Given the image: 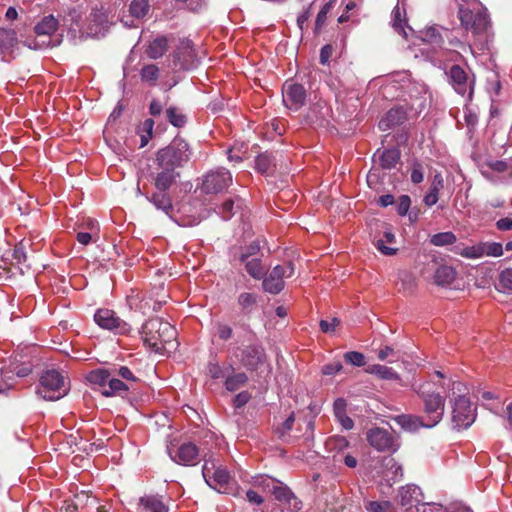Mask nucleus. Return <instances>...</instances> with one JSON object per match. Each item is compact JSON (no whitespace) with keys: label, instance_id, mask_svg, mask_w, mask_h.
<instances>
[{"label":"nucleus","instance_id":"obj_1","mask_svg":"<svg viewBox=\"0 0 512 512\" xmlns=\"http://www.w3.org/2000/svg\"><path fill=\"white\" fill-rule=\"evenodd\" d=\"M458 19L461 26L473 35V42L469 45V50L472 54L484 53L490 49L493 41V32L486 8L476 2L466 6L460 5Z\"/></svg>","mask_w":512,"mask_h":512},{"label":"nucleus","instance_id":"obj_2","mask_svg":"<svg viewBox=\"0 0 512 512\" xmlns=\"http://www.w3.org/2000/svg\"><path fill=\"white\" fill-rule=\"evenodd\" d=\"M176 335V329L169 322L158 317L146 321L141 330L144 344L155 352L166 349V345L172 343Z\"/></svg>","mask_w":512,"mask_h":512},{"label":"nucleus","instance_id":"obj_3","mask_svg":"<svg viewBox=\"0 0 512 512\" xmlns=\"http://www.w3.org/2000/svg\"><path fill=\"white\" fill-rule=\"evenodd\" d=\"M202 475L205 482L219 493L235 495L238 491V485L229 471L213 457L204 460Z\"/></svg>","mask_w":512,"mask_h":512},{"label":"nucleus","instance_id":"obj_4","mask_svg":"<svg viewBox=\"0 0 512 512\" xmlns=\"http://www.w3.org/2000/svg\"><path fill=\"white\" fill-rule=\"evenodd\" d=\"M69 392V382L57 370L51 369L43 373L37 388V394L48 401L59 400Z\"/></svg>","mask_w":512,"mask_h":512},{"label":"nucleus","instance_id":"obj_5","mask_svg":"<svg viewBox=\"0 0 512 512\" xmlns=\"http://www.w3.org/2000/svg\"><path fill=\"white\" fill-rule=\"evenodd\" d=\"M190 148L183 139H174L167 147L160 149L156 155L158 167L176 170L190 159Z\"/></svg>","mask_w":512,"mask_h":512},{"label":"nucleus","instance_id":"obj_6","mask_svg":"<svg viewBox=\"0 0 512 512\" xmlns=\"http://www.w3.org/2000/svg\"><path fill=\"white\" fill-rule=\"evenodd\" d=\"M233 354L248 371H256L267 362L265 349L258 342L237 347Z\"/></svg>","mask_w":512,"mask_h":512},{"label":"nucleus","instance_id":"obj_7","mask_svg":"<svg viewBox=\"0 0 512 512\" xmlns=\"http://www.w3.org/2000/svg\"><path fill=\"white\" fill-rule=\"evenodd\" d=\"M423 401L422 418L425 420L426 428L435 427L443 418L445 410V398L439 393H422Z\"/></svg>","mask_w":512,"mask_h":512},{"label":"nucleus","instance_id":"obj_8","mask_svg":"<svg viewBox=\"0 0 512 512\" xmlns=\"http://www.w3.org/2000/svg\"><path fill=\"white\" fill-rule=\"evenodd\" d=\"M366 439L370 446L379 452L395 453L400 447L399 437L380 427L369 429Z\"/></svg>","mask_w":512,"mask_h":512},{"label":"nucleus","instance_id":"obj_9","mask_svg":"<svg viewBox=\"0 0 512 512\" xmlns=\"http://www.w3.org/2000/svg\"><path fill=\"white\" fill-rule=\"evenodd\" d=\"M476 418L475 408L468 398L459 396L455 399L452 411V423L458 430L466 429L473 424Z\"/></svg>","mask_w":512,"mask_h":512},{"label":"nucleus","instance_id":"obj_10","mask_svg":"<svg viewBox=\"0 0 512 512\" xmlns=\"http://www.w3.org/2000/svg\"><path fill=\"white\" fill-rule=\"evenodd\" d=\"M294 274V266L291 262L286 265H276L263 279V289L270 294H278L284 289V278Z\"/></svg>","mask_w":512,"mask_h":512},{"label":"nucleus","instance_id":"obj_11","mask_svg":"<svg viewBox=\"0 0 512 512\" xmlns=\"http://www.w3.org/2000/svg\"><path fill=\"white\" fill-rule=\"evenodd\" d=\"M94 320L101 328L114 333L127 334L130 332L129 324L119 318L113 310L98 309L94 315Z\"/></svg>","mask_w":512,"mask_h":512},{"label":"nucleus","instance_id":"obj_12","mask_svg":"<svg viewBox=\"0 0 512 512\" xmlns=\"http://www.w3.org/2000/svg\"><path fill=\"white\" fill-rule=\"evenodd\" d=\"M232 183V175L225 168L211 170L204 176L202 189L205 193H219L228 188Z\"/></svg>","mask_w":512,"mask_h":512},{"label":"nucleus","instance_id":"obj_13","mask_svg":"<svg viewBox=\"0 0 512 512\" xmlns=\"http://www.w3.org/2000/svg\"><path fill=\"white\" fill-rule=\"evenodd\" d=\"M170 458L183 466H195L200 462L199 448L192 442H184L176 448H169Z\"/></svg>","mask_w":512,"mask_h":512},{"label":"nucleus","instance_id":"obj_14","mask_svg":"<svg viewBox=\"0 0 512 512\" xmlns=\"http://www.w3.org/2000/svg\"><path fill=\"white\" fill-rule=\"evenodd\" d=\"M283 103L292 111H298L306 102V90L301 84L286 81L283 85Z\"/></svg>","mask_w":512,"mask_h":512},{"label":"nucleus","instance_id":"obj_15","mask_svg":"<svg viewBox=\"0 0 512 512\" xmlns=\"http://www.w3.org/2000/svg\"><path fill=\"white\" fill-rule=\"evenodd\" d=\"M448 77L450 84L453 86L454 90L464 96L468 95V97L472 96L473 88L472 83L468 78L466 71L459 65H453L448 72Z\"/></svg>","mask_w":512,"mask_h":512},{"label":"nucleus","instance_id":"obj_16","mask_svg":"<svg viewBox=\"0 0 512 512\" xmlns=\"http://www.w3.org/2000/svg\"><path fill=\"white\" fill-rule=\"evenodd\" d=\"M421 491L416 485H406L399 490V503L407 511L416 508L420 512Z\"/></svg>","mask_w":512,"mask_h":512},{"label":"nucleus","instance_id":"obj_17","mask_svg":"<svg viewBox=\"0 0 512 512\" xmlns=\"http://www.w3.org/2000/svg\"><path fill=\"white\" fill-rule=\"evenodd\" d=\"M138 512H169V508L162 496L145 495L139 499Z\"/></svg>","mask_w":512,"mask_h":512},{"label":"nucleus","instance_id":"obj_18","mask_svg":"<svg viewBox=\"0 0 512 512\" xmlns=\"http://www.w3.org/2000/svg\"><path fill=\"white\" fill-rule=\"evenodd\" d=\"M407 119V110L402 106L391 108L380 120L379 128L386 131L393 126L402 124Z\"/></svg>","mask_w":512,"mask_h":512},{"label":"nucleus","instance_id":"obj_19","mask_svg":"<svg viewBox=\"0 0 512 512\" xmlns=\"http://www.w3.org/2000/svg\"><path fill=\"white\" fill-rule=\"evenodd\" d=\"M393 420L405 431L416 432L420 428H426V422L422 416L413 414H401L393 418Z\"/></svg>","mask_w":512,"mask_h":512},{"label":"nucleus","instance_id":"obj_20","mask_svg":"<svg viewBox=\"0 0 512 512\" xmlns=\"http://www.w3.org/2000/svg\"><path fill=\"white\" fill-rule=\"evenodd\" d=\"M88 21V35L93 37H101L105 35V32L107 31V21L103 13L99 11L90 13Z\"/></svg>","mask_w":512,"mask_h":512},{"label":"nucleus","instance_id":"obj_21","mask_svg":"<svg viewBox=\"0 0 512 512\" xmlns=\"http://www.w3.org/2000/svg\"><path fill=\"white\" fill-rule=\"evenodd\" d=\"M161 169L160 172L157 173L155 177V187L161 191L164 192L168 190L176 181V179L179 177V173L168 167H159Z\"/></svg>","mask_w":512,"mask_h":512},{"label":"nucleus","instance_id":"obj_22","mask_svg":"<svg viewBox=\"0 0 512 512\" xmlns=\"http://www.w3.org/2000/svg\"><path fill=\"white\" fill-rule=\"evenodd\" d=\"M347 403L343 398H337L333 404V412L337 419V421L341 424V426L350 430L354 426L353 420L346 413Z\"/></svg>","mask_w":512,"mask_h":512},{"label":"nucleus","instance_id":"obj_23","mask_svg":"<svg viewBox=\"0 0 512 512\" xmlns=\"http://www.w3.org/2000/svg\"><path fill=\"white\" fill-rule=\"evenodd\" d=\"M272 493L278 501L291 505L293 510L301 509V502L287 486H275Z\"/></svg>","mask_w":512,"mask_h":512},{"label":"nucleus","instance_id":"obj_24","mask_svg":"<svg viewBox=\"0 0 512 512\" xmlns=\"http://www.w3.org/2000/svg\"><path fill=\"white\" fill-rule=\"evenodd\" d=\"M444 187V180L441 174L434 175L429 191L424 196L423 202L426 206H433L438 202L439 192Z\"/></svg>","mask_w":512,"mask_h":512},{"label":"nucleus","instance_id":"obj_25","mask_svg":"<svg viewBox=\"0 0 512 512\" xmlns=\"http://www.w3.org/2000/svg\"><path fill=\"white\" fill-rule=\"evenodd\" d=\"M58 28V20L53 15L43 17L34 27L37 36H52Z\"/></svg>","mask_w":512,"mask_h":512},{"label":"nucleus","instance_id":"obj_26","mask_svg":"<svg viewBox=\"0 0 512 512\" xmlns=\"http://www.w3.org/2000/svg\"><path fill=\"white\" fill-rule=\"evenodd\" d=\"M168 48V38L166 36H158L150 42L146 50V54L151 59L162 57Z\"/></svg>","mask_w":512,"mask_h":512},{"label":"nucleus","instance_id":"obj_27","mask_svg":"<svg viewBox=\"0 0 512 512\" xmlns=\"http://www.w3.org/2000/svg\"><path fill=\"white\" fill-rule=\"evenodd\" d=\"M383 465L385 467L384 477H386L387 481L397 482L401 480L403 476L402 466L394 458H384Z\"/></svg>","mask_w":512,"mask_h":512},{"label":"nucleus","instance_id":"obj_28","mask_svg":"<svg viewBox=\"0 0 512 512\" xmlns=\"http://www.w3.org/2000/svg\"><path fill=\"white\" fill-rule=\"evenodd\" d=\"M392 27L396 32L407 37L406 28H409L406 21V11L399 5H396L392 11Z\"/></svg>","mask_w":512,"mask_h":512},{"label":"nucleus","instance_id":"obj_29","mask_svg":"<svg viewBox=\"0 0 512 512\" xmlns=\"http://www.w3.org/2000/svg\"><path fill=\"white\" fill-rule=\"evenodd\" d=\"M453 252L467 259H478L484 256L482 242L472 246H465L464 244L456 245Z\"/></svg>","mask_w":512,"mask_h":512},{"label":"nucleus","instance_id":"obj_30","mask_svg":"<svg viewBox=\"0 0 512 512\" xmlns=\"http://www.w3.org/2000/svg\"><path fill=\"white\" fill-rule=\"evenodd\" d=\"M147 199L153 203V205L159 209L165 212V214L170 215V213L173 210L172 202L170 197L163 193V192H157L153 193L151 197H147Z\"/></svg>","mask_w":512,"mask_h":512},{"label":"nucleus","instance_id":"obj_31","mask_svg":"<svg viewBox=\"0 0 512 512\" xmlns=\"http://www.w3.org/2000/svg\"><path fill=\"white\" fill-rule=\"evenodd\" d=\"M455 279V270L446 265L438 267L434 274V282L437 285H450Z\"/></svg>","mask_w":512,"mask_h":512},{"label":"nucleus","instance_id":"obj_32","mask_svg":"<svg viewBox=\"0 0 512 512\" xmlns=\"http://www.w3.org/2000/svg\"><path fill=\"white\" fill-rule=\"evenodd\" d=\"M367 372L383 380H400L399 374L393 368L380 364L369 366Z\"/></svg>","mask_w":512,"mask_h":512},{"label":"nucleus","instance_id":"obj_33","mask_svg":"<svg viewBox=\"0 0 512 512\" xmlns=\"http://www.w3.org/2000/svg\"><path fill=\"white\" fill-rule=\"evenodd\" d=\"M110 376H113L112 369L99 368L88 373L87 380L94 385L105 387L108 385Z\"/></svg>","mask_w":512,"mask_h":512},{"label":"nucleus","instance_id":"obj_34","mask_svg":"<svg viewBox=\"0 0 512 512\" xmlns=\"http://www.w3.org/2000/svg\"><path fill=\"white\" fill-rule=\"evenodd\" d=\"M400 159V153L397 149H385L379 155V163L383 169L393 168Z\"/></svg>","mask_w":512,"mask_h":512},{"label":"nucleus","instance_id":"obj_35","mask_svg":"<svg viewBox=\"0 0 512 512\" xmlns=\"http://www.w3.org/2000/svg\"><path fill=\"white\" fill-rule=\"evenodd\" d=\"M247 381V375L244 372H238L233 373L231 375L227 374L224 385L228 391L234 392L238 390L240 387L244 386L247 383Z\"/></svg>","mask_w":512,"mask_h":512},{"label":"nucleus","instance_id":"obj_36","mask_svg":"<svg viewBox=\"0 0 512 512\" xmlns=\"http://www.w3.org/2000/svg\"><path fill=\"white\" fill-rule=\"evenodd\" d=\"M129 387L123 381L115 378V376H110V380L108 382V388L102 391V394L106 397H111L116 394H121L127 392Z\"/></svg>","mask_w":512,"mask_h":512},{"label":"nucleus","instance_id":"obj_37","mask_svg":"<svg viewBox=\"0 0 512 512\" xmlns=\"http://www.w3.org/2000/svg\"><path fill=\"white\" fill-rule=\"evenodd\" d=\"M168 121L175 127L181 128L187 122L186 115L177 107H169L166 110Z\"/></svg>","mask_w":512,"mask_h":512},{"label":"nucleus","instance_id":"obj_38","mask_svg":"<svg viewBox=\"0 0 512 512\" xmlns=\"http://www.w3.org/2000/svg\"><path fill=\"white\" fill-rule=\"evenodd\" d=\"M335 5V0H329L327 3H325L320 11L317 14L316 20H315V33H319L321 29L325 26L327 16L330 13V11L333 9Z\"/></svg>","mask_w":512,"mask_h":512},{"label":"nucleus","instance_id":"obj_39","mask_svg":"<svg viewBox=\"0 0 512 512\" xmlns=\"http://www.w3.org/2000/svg\"><path fill=\"white\" fill-rule=\"evenodd\" d=\"M154 121L152 119H146L139 127L138 134L141 139L140 147H145L153 135Z\"/></svg>","mask_w":512,"mask_h":512},{"label":"nucleus","instance_id":"obj_40","mask_svg":"<svg viewBox=\"0 0 512 512\" xmlns=\"http://www.w3.org/2000/svg\"><path fill=\"white\" fill-rule=\"evenodd\" d=\"M496 288L500 292L512 291V268H506L500 272Z\"/></svg>","mask_w":512,"mask_h":512},{"label":"nucleus","instance_id":"obj_41","mask_svg":"<svg viewBox=\"0 0 512 512\" xmlns=\"http://www.w3.org/2000/svg\"><path fill=\"white\" fill-rule=\"evenodd\" d=\"M193 55V43L189 39L180 40L179 46L175 51V58L178 61L186 60V58H191Z\"/></svg>","mask_w":512,"mask_h":512},{"label":"nucleus","instance_id":"obj_42","mask_svg":"<svg viewBox=\"0 0 512 512\" xmlns=\"http://www.w3.org/2000/svg\"><path fill=\"white\" fill-rule=\"evenodd\" d=\"M150 5L148 0H133L130 4L129 11L135 18H143L149 11Z\"/></svg>","mask_w":512,"mask_h":512},{"label":"nucleus","instance_id":"obj_43","mask_svg":"<svg viewBox=\"0 0 512 512\" xmlns=\"http://www.w3.org/2000/svg\"><path fill=\"white\" fill-rule=\"evenodd\" d=\"M456 242V236L452 232H440L430 238V243L434 246H446Z\"/></svg>","mask_w":512,"mask_h":512},{"label":"nucleus","instance_id":"obj_44","mask_svg":"<svg viewBox=\"0 0 512 512\" xmlns=\"http://www.w3.org/2000/svg\"><path fill=\"white\" fill-rule=\"evenodd\" d=\"M140 76L142 81L154 85L159 77V68L154 64L145 65L140 71Z\"/></svg>","mask_w":512,"mask_h":512},{"label":"nucleus","instance_id":"obj_45","mask_svg":"<svg viewBox=\"0 0 512 512\" xmlns=\"http://www.w3.org/2000/svg\"><path fill=\"white\" fill-rule=\"evenodd\" d=\"M16 40V33L13 30L0 29V51L11 48Z\"/></svg>","mask_w":512,"mask_h":512},{"label":"nucleus","instance_id":"obj_46","mask_svg":"<svg viewBox=\"0 0 512 512\" xmlns=\"http://www.w3.org/2000/svg\"><path fill=\"white\" fill-rule=\"evenodd\" d=\"M246 271L254 279H261L264 275V269L260 259L254 258L246 262Z\"/></svg>","mask_w":512,"mask_h":512},{"label":"nucleus","instance_id":"obj_47","mask_svg":"<svg viewBox=\"0 0 512 512\" xmlns=\"http://www.w3.org/2000/svg\"><path fill=\"white\" fill-rule=\"evenodd\" d=\"M272 165H273L272 158L269 154H266V153L258 155L255 160V167L262 174L268 173L270 171Z\"/></svg>","mask_w":512,"mask_h":512},{"label":"nucleus","instance_id":"obj_48","mask_svg":"<svg viewBox=\"0 0 512 512\" xmlns=\"http://www.w3.org/2000/svg\"><path fill=\"white\" fill-rule=\"evenodd\" d=\"M484 256L500 257L503 255V246L498 242H482Z\"/></svg>","mask_w":512,"mask_h":512},{"label":"nucleus","instance_id":"obj_49","mask_svg":"<svg viewBox=\"0 0 512 512\" xmlns=\"http://www.w3.org/2000/svg\"><path fill=\"white\" fill-rule=\"evenodd\" d=\"M365 508L368 512H393V506L389 501H371Z\"/></svg>","mask_w":512,"mask_h":512},{"label":"nucleus","instance_id":"obj_50","mask_svg":"<svg viewBox=\"0 0 512 512\" xmlns=\"http://www.w3.org/2000/svg\"><path fill=\"white\" fill-rule=\"evenodd\" d=\"M214 331H215V335L223 341L229 340L233 335L232 327L230 325L222 323V322H217L215 324Z\"/></svg>","mask_w":512,"mask_h":512},{"label":"nucleus","instance_id":"obj_51","mask_svg":"<svg viewBox=\"0 0 512 512\" xmlns=\"http://www.w3.org/2000/svg\"><path fill=\"white\" fill-rule=\"evenodd\" d=\"M257 302V296L253 293H241L238 297V304L243 310H250Z\"/></svg>","mask_w":512,"mask_h":512},{"label":"nucleus","instance_id":"obj_52","mask_svg":"<svg viewBox=\"0 0 512 512\" xmlns=\"http://www.w3.org/2000/svg\"><path fill=\"white\" fill-rule=\"evenodd\" d=\"M207 371L212 379L226 378L228 369L221 367L218 363L210 362L207 366Z\"/></svg>","mask_w":512,"mask_h":512},{"label":"nucleus","instance_id":"obj_53","mask_svg":"<svg viewBox=\"0 0 512 512\" xmlns=\"http://www.w3.org/2000/svg\"><path fill=\"white\" fill-rule=\"evenodd\" d=\"M346 362L353 366L361 367L365 365V357L362 353L357 351H350L344 354Z\"/></svg>","mask_w":512,"mask_h":512},{"label":"nucleus","instance_id":"obj_54","mask_svg":"<svg viewBox=\"0 0 512 512\" xmlns=\"http://www.w3.org/2000/svg\"><path fill=\"white\" fill-rule=\"evenodd\" d=\"M113 376H120L122 379L130 382H136L137 377L127 366H120L112 369Z\"/></svg>","mask_w":512,"mask_h":512},{"label":"nucleus","instance_id":"obj_55","mask_svg":"<svg viewBox=\"0 0 512 512\" xmlns=\"http://www.w3.org/2000/svg\"><path fill=\"white\" fill-rule=\"evenodd\" d=\"M411 200L408 195H402L399 197L397 202V213L401 216H405L410 208Z\"/></svg>","mask_w":512,"mask_h":512},{"label":"nucleus","instance_id":"obj_56","mask_svg":"<svg viewBox=\"0 0 512 512\" xmlns=\"http://www.w3.org/2000/svg\"><path fill=\"white\" fill-rule=\"evenodd\" d=\"M340 320L332 318L331 320H321L319 325L323 333H332L339 326Z\"/></svg>","mask_w":512,"mask_h":512},{"label":"nucleus","instance_id":"obj_57","mask_svg":"<svg viewBox=\"0 0 512 512\" xmlns=\"http://www.w3.org/2000/svg\"><path fill=\"white\" fill-rule=\"evenodd\" d=\"M233 207H234V201L233 200H226L221 207L219 208V214L224 220H228L233 215Z\"/></svg>","mask_w":512,"mask_h":512},{"label":"nucleus","instance_id":"obj_58","mask_svg":"<svg viewBox=\"0 0 512 512\" xmlns=\"http://www.w3.org/2000/svg\"><path fill=\"white\" fill-rule=\"evenodd\" d=\"M76 239L77 241L83 245V246H87L89 245L92 241L96 242L98 239H99V236L98 235H95L93 233H90V232H78L77 235H76Z\"/></svg>","mask_w":512,"mask_h":512},{"label":"nucleus","instance_id":"obj_59","mask_svg":"<svg viewBox=\"0 0 512 512\" xmlns=\"http://www.w3.org/2000/svg\"><path fill=\"white\" fill-rule=\"evenodd\" d=\"M81 227L83 229L88 230L87 232H90V233H93V234L99 236L100 229H99V223L97 220H95L93 218H87L82 222Z\"/></svg>","mask_w":512,"mask_h":512},{"label":"nucleus","instance_id":"obj_60","mask_svg":"<svg viewBox=\"0 0 512 512\" xmlns=\"http://www.w3.org/2000/svg\"><path fill=\"white\" fill-rule=\"evenodd\" d=\"M342 364L339 361L328 363L322 367V373L324 375L332 376L342 370Z\"/></svg>","mask_w":512,"mask_h":512},{"label":"nucleus","instance_id":"obj_61","mask_svg":"<svg viewBox=\"0 0 512 512\" xmlns=\"http://www.w3.org/2000/svg\"><path fill=\"white\" fill-rule=\"evenodd\" d=\"M251 399V394L248 391H242L238 393L233 400L235 408H241L246 405Z\"/></svg>","mask_w":512,"mask_h":512},{"label":"nucleus","instance_id":"obj_62","mask_svg":"<svg viewBox=\"0 0 512 512\" xmlns=\"http://www.w3.org/2000/svg\"><path fill=\"white\" fill-rule=\"evenodd\" d=\"M312 5H309L306 7L297 17V25L300 28L301 31H303L304 26L306 25L308 19L312 15Z\"/></svg>","mask_w":512,"mask_h":512},{"label":"nucleus","instance_id":"obj_63","mask_svg":"<svg viewBox=\"0 0 512 512\" xmlns=\"http://www.w3.org/2000/svg\"><path fill=\"white\" fill-rule=\"evenodd\" d=\"M424 180V173L421 164H414L411 171V181L414 184H419Z\"/></svg>","mask_w":512,"mask_h":512},{"label":"nucleus","instance_id":"obj_64","mask_svg":"<svg viewBox=\"0 0 512 512\" xmlns=\"http://www.w3.org/2000/svg\"><path fill=\"white\" fill-rule=\"evenodd\" d=\"M420 512H442L443 507L437 503H421L420 502Z\"/></svg>","mask_w":512,"mask_h":512}]
</instances>
